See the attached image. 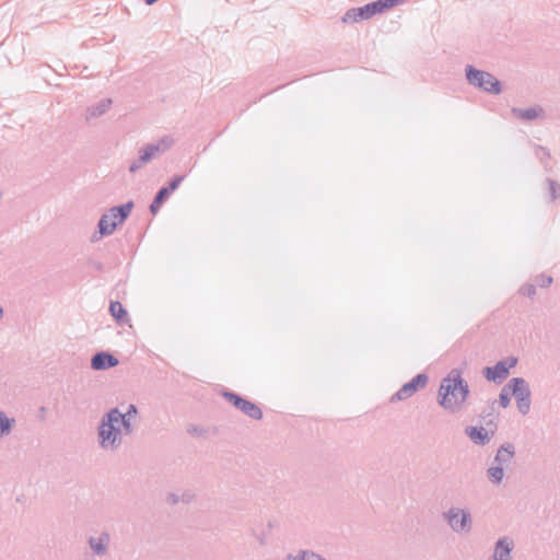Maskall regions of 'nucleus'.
<instances>
[{
    "instance_id": "nucleus-14",
    "label": "nucleus",
    "mask_w": 560,
    "mask_h": 560,
    "mask_svg": "<svg viewBox=\"0 0 560 560\" xmlns=\"http://www.w3.org/2000/svg\"><path fill=\"white\" fill-rule=\"evenodd\" d=\"M511 113L514 117L525 121H532L537 118L545 117V109L539 105H535L529 108L513 107Z\"/></svg>"
},
{
    "instance_id": "nucleus-13",
    "label": "nucleus",
    "mask_w": 560,
    "mask_h": 560,
    "mask_svg": "<svg viewBox=\"0 0 560 560\" xmlns=\"http://www.w3.org/2000/svg\"><path fill=\"white\" fill-rule=\"evenodd\" d=\"M494 431L489 433L483 427L468 425L465 428V434L471 440L472 443L479 446L487 445Z\"/></svg>"
},
{
    "instance_id": "nucleus-9",
    "label": "nucleus",
    "mask_w": 560,
    "mask_h": 560,
    "mask_svg": "<svg viewBox=\"0 0 560 560\" xmlns=\"http://www.w3.org/2000/svg\"><path fill=\"white\" fill-rule=\"evenodd\" d=\"M376 15L373 2H369L362 7L351 8L341 18L343 23H357L360 21L369 20Z\"/></svg>"
},
{
    "instance_id": "nucleus-29",
    "label": "nucleus",
    "mask_w": 560,
    "mask_h": 560,
    "mask_svg": "<svg viewBox=\"0 0 560 560\" xmlns=\"http://www.w3.org/2000/svg\"><path fill=\"white\" fill-rule=\"evenodd\" d=\"M131 420L132 419L126 418V415H122V412H120V417H118V424L121 428L122 434L129 435L133 432Z\"/></svg>"
},
{
    "instance_id": "nucleus-24",
    "label": "nucleus",
    "mask_w": 560,
    "mask_h": 560,
    "mask_svg": "<svg viewBox=\"0 0 560 560\" xmlns=\"http://www.w3.org/2000/svg\"><path fill=\"white\" fill-rule=\"evenodd\" d=\"M406 0H376L372 1L376 11V14L384 13L385 11L393 9L398 4H402Z\"/></svg>"
},
{
    "instance_id": "nucleus-27",
    "label": "nucleus",
    "mask_w": 560,
    "mask_h": 560,
    "mask_svg": "<svg viewBox=\"0 0 560 560\" xmlns=\"http://www.w3.org/2000/svg\"><path fill=\"white\" fill-rule=\"evenodd\" d=\"M545 184L549 190L550 201L557 200L560 197V184L550 177L545 179Z\"/></svg>"
},
{
    "instance_id": "nucleus-16",
    "label": "nucleus",
    "mask_w": 560,
    "mask_h": 560,
    "mask_svg": "<svg viewBox=\"0 0 560 560\" xmlns=\"http://www.w3.org/2000/svg\"><path fill=\"white\" fill-rule=\"evenodd\" d=\"M174 144V139L171 136H164L162 137L158 142L155 143H148L144 145V149L150 153L152 160L163 153H165L167 150H170Z\"/></svg>"
},
{
    "instance_id": "nucleus-1",
    "label": "nucleus",
    "mask_w": 560,
    "mask_h": 560,
    "mask_svg": "<svg viewBox=\"0 0 560 560\" xmlns=\"http://www.w3.org/2000/svg\"><path fill=\"white\" fill-rule=\"evenodd\" d=\"M469 393L468 383L462 377L460 371L453 369L441 381L438 389V404L446 411L459 412Z\"/></svg>"
},
{
    "instance_id": "nucleus-43",
    "label": "nucleus",
    "mask_w": 560,
    "mask_h": 560,
    "mask_svg": "<svg viewBox=\"0 0 560 560\" xmlns=\"http://www.w3.org/2000/svg\"><path fill=\"white\" fill-rule=\"evenodd\" d=\"M538 149H539L540 151H542L544 155H545L547 159H550V156H551V155H550V152H549V150H548L547 148H545V147H538Z\"/></svg>"
},
{
    "instance_id": "nucleus-8",
    "label": "nucleus",
    "mask_w": 560,
    "mask_h": 560,
    "mask_svg": "<svg viewBox=\"0 0 560 560\" xmlns=\"http://www.w3.org/2000/svg\"><path fill=\"white\" fill-rule=\"evenodd\" d=\"M429 382L425 373H419L409 382L405 383L392 397L390 402L406 400L413 396L418 390L424 388Z\"/></svg>"
},
{
    "instance_id": "nucleus-30",
    "label": "nucleus",
    "mask_w": 560,
    "mask_h": 560,
    "mask_svg": "<svg viewBox=\"0 0 560 560\" xmlns=\"http://www.w3.org/2000/svg\"><path fill=\"white\" fill-rule=\"evenodd\" d=\"M552 281H553V279L551 276L546 275V273H540L534 278L533 283L535 284V287L538 285L540 288H548L552 283Z\"/></svg>"
},
{
    "instance_id": "nucleus-44",
    "label": "nucleus",
    "mask_w": 560,
    "mask_h": 560,
    "mask_svg": "<svg viewBox=\"0 0 560 560\" xmlns=\"http://www.w3.org/2000/svg\"><path fill=\"white\" fill-rule=\"evenodd\" d=\"M159 0H144L145 4L147 5H152L154 4L155 2H158Z\"/></svg>"
},
{
    "instance_id": "nucleus-20",
    "label": "nucleus",
    "mask_w": 560,
    "mask_h": 560,
    "mask_svg": "<svg viewBox=\"0 0 560 560\" xmlns=\"http://www.w3.org/2000/svg\"><path fill=\"white\" fill-rule=\"evenodd\" d=\"M284 560H326V559L313 550L301 549L294 555L288 553Z\"/></svg>"
},
{
    "instance_id": "nucleus-2",
    "label": "nucleus",
    "mask_w": 560,
    "mask_h": 560,
    "mask_svg": "<svg viewBox=\"0 0 560 560\" xmlns=\"http://www.w3.org/2000/svg\"><path fill=\"white\" fill-rule=\"evenodd\" d=\"M120 410L115 407L105 412L97 427V442L101 448L115 451L122 443V431L118 424Z\"/></svg>"
},
{
    "instance_id": "nucleus-12",
    "label": "nucleus",
    "mask_w": 560,
    "mask_h": 560,
    "mask_svg": "<svg viewBox=\"0 0 560 560\" xmlns=\"http://www.w3.org/2000/svg\"><path fill=\"white\" fill-rule=\"evenodd\" d=\"M88 544L95 556L103 557L108 552L110 534L107 530H103L97 537L91 536L88 539Z\"/></svg>"
},
{
    "instance_id": "nucleus-26",
    "label": "nucleus",
    "mask_w": 560,
    "mask_h": 560,
    "mask_svg": "<svg viewBox=\"0 0 560 560\" xmlns=\"http://www.w3.org/2000/svg\"><path fill=\"white\" fill-rule=\"evenodd\" d=\"M14 422L13 418H9L3 411H0V438L12 431Z\"/></svg>"
},
{
    "instance_id": "nucleus-11",
    "label": "nucleus",
    "mask_w": 560,
    "mask_h": 560,
    "mask_svg": "<svg viewBox=\"0 0 560 560\" xmlns=\"http://www.w3.org/2000/svg\"><path fill=\"white\" fill-rule=\"evenodd\" d=\"M119 364L118 359L107 351L96 352L91 359V368L94 371H105Z\"/></svg>"
},
{
    "instance_id": "nucleus-31",
    "label": "nucleus",
    "mask_w": 560,
    "mask_h": 560,
    "mask_svg": "<svg viewBox=\"0 0 560 560\" xmlns=\"http://www.w3.org/2000/svg\"><path fill=\"white\" fill-rule=\"evenodd\" d=\"M185 176L184 175H174L170 182L163 187L166 188L171 194H173L179 185L183 183Z\"/></svg>"
},
{
    "instance_id": "nucleus-33",
    "label": "nucleus",
    "mask_w": 560,
    "mask_h": 560,
    "mask_svg": "<svg viewBox=\"0 0 560 560\" xmlns=\"http://www.w3.org/2000/svg\"><path fill=\"white\" fill-rule=\"evenodd\" d=\"M171 192L168 190H166V188H164L163 186L156 191L154 198L156 200H159L160 202H162L163 205L168 200V198L171 197Z\"/></svg>"
},
{
    "instance_id": "nucleus-19",
    "label": "nucleus",
    "mask_w": 560,
    "mask_h": 560,
    "mask_svg": "<svg viewBox=\"0 0 560 560\" xmlns=\"http://www.w3.org/2000/svg\"><path fill=\"white\" fill-rule=\"evenodd\" d=\"M151 161H152V158H151L150 153H148V151L143 147L139 150V156L130 163L128 170L130 173L135 174L139 170H141L143 167V165H145L147 163H149Z\"/></svg>"
},
{
    "instance_id": "nucleus-18",
    "label": "nucleus",
    "mask_w": 560,
    "mask_h": 560,
    "mask_svg": "<svg viewBox=\"0 0 560 560\" xmlns=\"http://www.w3.org/2000/svg\"><path fill=\"white\" fill-rule=\"evenodd\" d=\"M109 313L118 325H125L129 322L127 310L119 301H110Z\"/></svg>"
},
{
    "instance_id": "nucleus-6",
    "label": "nucleus",
    "mask_w": 560,
    "mask_h": 560,
    "mask_svg": "<svg viewBox=\"0 0 560 560\" xmlns=\"http://www.w3.org/2000/svg\"><path fill=\"white\" fill-rule=\"evenodd\" d=\"M508 389L515 398L518 412L526 416L532 405V392L527 381L523 377H513L508 382Z\"/></svg>"
},
{
    "instance_id": "nucleus-21",
    "label": "nucleus",
    "mask_w": 560,
    "mask_h": 560,
    "mask_svg": "<svg viewBox=\"0 0 560 560\" xmlns=\"http://www.w3.org/2000/svg\"><path fill=\"white\" fill-rule=\"evenodd\" d=\"M241 411L245 416H247L248 418H250L253 420H261L262 419V411H261L260 407L257 404H255L248 399L245 400Z\"/></svg>"
},
{
    "instance_id": "nucleus-36",
    "label": "nucleus",
    "mask_w": 560,
    "mask_h": 560,
    "mask_svg": "<svg viewBox=\"0 0 560 560\" xmlns=\"http://www.w3.org/2000/svg\"><path fill=\"white\" fill-rule=\"evenodd\" d=\"M137 413H138L137 406L133 404H130L127 408V411L124 415H126V418L132 419L137 416Z\"/></svg>"
},
{
    "instance_id": "nucleus-10",
    "label": "nucleus",
    "mask_w": 560,
    "mask_h": 560,
    "mask_svg": "<svg viewBox=\"0 0 560 560\" xmlns=\"http://www.w3.org/2000/svg\"><path fill=\"white\" fill-rule=\"evenodd\" d=\"M513 548L514 542L510 537H500L494 542L493 553L489 560H512Z\"/></svg>"
},
{
    "instance_id": "nucleus-23",
    "label": "nucleus",
    "mask_w": 560,
    "mask_h": 560,
    "mask_svg": "<svg viewBox=\"0 0 560 560\" xmlns=\"http://www.w3.org/2000/svg\"><path fill=\"white\" fill-rule=\"evenodd\" d=\"M504 477V467L493 464L487 469V478L493 485H500Z\"/></svg>"
},
{
    "instance_id": "nucleus-15",
    "label": "nucleus",
    "mask_w": 560,
    "mask_h": 560,
    "mask_svg": "<svg viewBox=\"0 0 560 560\" xmlns=\"http://www.w3.org/2000/svg\"><path fill=\"white\" fill-rule=\"evenodd\" d=\"M514 456H515L514 444L510 443V442L503 443L497 450V453H495L494 459H493V464L504 467L512 462Z\"/></svg>"
},
{
    "instance_id": "nucleus-7",
    "label": "nucleus",
    "mask_w": 560,
    "mask_h": 560,
    "mask_svg": "<svg viewBox=\"0 0 560 560\" xmlns=\"http://www.w3.org/2000/svg\"><path fill=\"white\" fill-rule=\"evenodd\" d=\"M518 359L516 357L510 355L498 361L492 366H485L481 374L488 382L499 385L509 377L510 370L515 368Z\"/></svg>"
},
{
    "instance_id": "nucleus-4",
    "label": "nucleus",
    "mask_w": 560,
    "mask_h": 560,
    "mask_svg": "<svg viewBox=\"0 0 560 560\" xmlns=\"http://www.w3.org/2000/svg\"><path fill=\"white\" fill-rule=\"evenodd\" d=\"M135 203L132 200L126 203L114 206L107 212L101 215L97 228L102 235H112L118 225L122 224L130 215Z\"/></svg>"
},
{
    "instance_id": "nucleus-40",
    "label": "nucleus",
    "mask_w": 560,
    "mask_h": 560,
    "mask_svg": "<svg viewBox=\"0 0 560 560\" xmlns=\"http://www.w3.org/2000/svg\"><path fill=\"white\" fill-rule=\"evenodd\" d=\"M105 235H102L101 234V229L97 228V230L92 234L91 236V242L95 243V242H98L102 237H104Z\"/></svg>"
},
{
    "instance_id": "nucleus-38",
    "label": "nucleus",
    "mask_w": 560,
    "mask_h": 560,
    "mask_svg": "<svg viewBox=\"0 0 560 560\" xmlns=\"http://www.w3.org/2000/svg\"><path fill=\"white\" fill-rule=\"evenodd\" d=\"M166 501L172 504V505H175L177 503L180 502V499H179V494H176V493H168L167 497H166Z\"/></svg>"
},
{
    "instance_id": "nucleus-17",
    "label": "nucleus",
    "mask_w": 560,
    "mask_h": 560,
    "mask_svg": "<svg viewBox=\"0 0 560 560\" xmlns=\"http://www.w3.org/2000/svg\"><path fill=\"white\" fill-rule=\"evenodd\" d=\"M112 103L110 98H103L95 105L88 107L85 119L91 120L103 116L110 108Z\"/></svg>"
},
{
    "instance_id": "nucleus-32",
    "label": "nucleus",
    "mask_w": 560,
    "mask_h": 560,
    "mask_svg": "<svg viewBox=\"0 0 560 560\" xmlns=\"http://www.w3.org/2000/svg\"><path fill=\"white\" fill-rule=\"evenodd\" d=\"M518 292L522 295L533 299L536 294V287L534 283H525L520 288Z\"/></svg>"
},
{
    "instance_id": "nucleus-5",
    "label": "nucleus",
    "mask_w": 560,
    "mask_h": 560,
    "mask_svg": "<svg viewBox=\"0 0 560 560\" xmlns=\"http://www.w3.org/2000/svg\"><path fill=\"white\" fill-rule=\"evenodd\" d=\"M442 520L457 535H468L474 525L471 512L467 508L451 506L442 513Z\"/></svg>"
},
{
    "instance_id": "nucleus-28",
    "label": "nucleus",
    "mask_w": 560,
    "mask_h": 560,
    "mask_svg": "<svg viewBox=\"0 0 560 560\" xmlns=\"http://www.w3.org/2000/svg\"><path fill=\"white\" fill-rule=\"evenodd\" d=\"M511 392L510 389H508V383L501 388L500 390V394H499V405L502 407V408H508L511 404Z\"/></svg>"
},
{
    "instance_id": "nucleus-39",
    "label": "nucleus",
    "mask_w": 560,
    "mask_h": 560,
    "mask_svg": "<svg viewBox=\"0 0 560 560\" xmlns=\"http://www.w3.org/2000/svg\"><path fill=\"white\" fill-rule=\"evenodd\" d=\"M202 429L197 425H190L187 428V432L191 435H201Z\"/></svg>"
},
{
    "instance_id": "nucleus-37",
    "label": "nucleus",
    "mask_w": 560,
    "mask_h": 560,
    "mask_svg": "<svg viewBox=\"0 0 560 560\" xmlns=\"http://www.w3.org/2000/svg\"><path fill=\"white\" fill-rule=\"evenodd\" d=\"M88 264L93 267L96 271H103L104 270V264L95 260V259H89Z\"/></svg>"
},
{
    "instance_id": "nucleus-35",
    "label": "nucleus",
    "mask_w": 560,
    "mask_h": 560,
    "mask_svg": "<svg viewBox=\"0 0 560 560\" xmlns=\"http://www.w3.org/2000/svg\"><path fill=\"white\" fill-rule=\"evenodd\" d=\"M163 203L160 202L159 200H156L155 198H153L152 202L150 203L149 206V210L150 212L155 215L160 209L162 208Z\"/></svg>"
},
{
    "instance_id": "nucleus-3",
    "label": "nucleus",
    "mask_w": 560,
    "mask_h": 560,
    "mask_svg": "<svg viewBox=\"0 0 560 560\" xmlns=\"http://www.w3.org/2000/svg\"><path fill=\"white\" fill-rule=\"evenodd\" d=\"M465 78L470 85L486 93L499 95L503 92V86L500 80H498L492 73L477 69L472 65H467L465 67Z\"/></svg>"
},
{
    "instance_id": "nucleus-42",
    "label": "nucleus",
    "mask_w": 560,
    "mask_h": 560,
    "mask_svg": "<svg viewBox=\"0 0 560 560\" xmlns=\"http://www.w3.org/2000/svg\"><path fill=\"white\" fill-rule=\"evenodd\" d=\"M257 540H258L260 546H266L267 545V538H266V536L264 534L262 535H257Z\"/></svg>"
},
{
    "instance_id": "nucleus-22",
    "label": "nucleus",
    "mask_w": 560,
    "mask_h": 560,
    "mask_svg": "<svg viewBox=\"0 0 560 560\" xmlns=\"http://www.w3.org/2000/svg\"><path fill=\"white\" fill-rule=\"evenodd\" d=\"M221 396L228 401L230 402L234 408H236L237 410L241 411L246 398H244L243 396H241L240 394L235 393V392H232V390H229V389H223L221 392Z\"/></svg>"
},
{
    "instance_id": "nucleus-25",
    "label": "nucleus",
    "mask_w": 560,
    "mask_h": 560,
    "mask_svg": "<svg viewBox=\"0 0 560 560\" xmlns=\"http://www.w3.org/2000/svg\"><path fill=\"white\" fill-rule=\"evenodd\" d=\"M495 404H497V400H493L487 409H485L481 413H480V418L482 420L486 421V424L489 427V425H493L494 429H497V423H495V420H497V417L494 415V409H495Z\"/></svg>"
},
{
    "instance_id": "nucleus-41",
    "label": "nucleus",
    "mask_w": 560,
    "mask_h": 560,
    "mask_svg": "<svg viewBox=\"0 0 560 560\" xmlns=\"http://www.w3.org/2000/svg\"><path fill=\"white\" fill-rule=\"evenodd\" d=\"M46 412H47V408L45 406H42L38 410V419L44 421L46 419Z\"/></svg>"
},
{
    "instance_id": "nucleus-34",
    "label": "nucleus",
    "mask_w": 560,
    "mask_h": 560,
    "mask_svg": "<svg viewBox=\"0 0 560 560\" xmlns=\"http://www.w3.org/2000/svg\"><path fill=\"white\" fill-rule=\"evenodd\" d=\"M196 494L191 490H185L179 494L180 502L190 503L195 499Z\"/></svg>"
}]
</instances>
